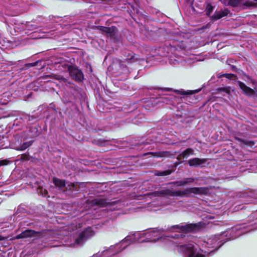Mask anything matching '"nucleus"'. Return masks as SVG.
<instances>
[{
  "instance_id": "bb28decb",
  "label": "nucleus",
  "mask_w": 257,
  "mask_h": 257,
  "mask_svg": "<svg viewBox=\"0 0 257 257\" xmlns=\"http://www.w3.org/2000/svg\"><path fill=\"white\" fill-rule=\"evenodd\" d=\"M56 79L59 80L61 82L64 83L66 84L67 82V80L66 79H65L61 76H56Z\"/></svg>"
},
{
  "instance_id": "473e14b6",
  "label": "nucleus",
  "mask_w": 257,
  "mask_h": 257,
  "mask_svg": "<svg viewBox=\"0 0 257 257\" xmlns=\"http://www.w3.org/2000/svg\"><path fill=\"white\" fill-rule=\"evenodd\" d=\"M103 0H89V2L91 3H99V2L102 1Z\"/></svg>"
},
{
  "instance_id": "c9c22d12",
  "label": "nucleus",
  "mask_w": 257,
  "mask_h": 257,
  "mask_svg": "<svg viewBox=\"0 0 257 257\" xmlns=\"http://www.w3.org/2000/svg\"><path fill=\"white\" fill-rule=\"evenodd\" d=\"M182 203V201H179V202H178L176 204L178 205V206H179Z\"/></svg>"
},
{
  "instance_id": "c85d7f7f",
  "label": "nucleus",
  "mask_w": 257,
  "mask_h": 257,
  "mask_svg": "<svg viewBox=\"0 0 257 257\" xmlns=\"http://www.w3.org/2000/svg\"><path fill=\"white\" fill-rule=\"evenodd\" d=\"M159 157H170L171 154L169 152H164L161 153V155L159 156Z\"/></svg>"
},
{
  "instance_id": "f03ea898",
  "label": "nucleus",
  "mask_w": 257,
  "mask_h": 257,
  "mask_svg": "<svg viewBox=\"0 0 257 257\" xmlns=\"http://www.w3.org/2000/svg\"><path fill=\"white\" fill-rule=\"evenodd\" d=\"M202 223H190L172 225L167 228H155L146 230V241L156 242L165 238L163 236V233L166 231L177 232L179 233H187L198 229L202 226Z\"/></svg>"
},
{
  "instance_id": "7ed1b4c3",
  "label": "nucleus",
  "mask_w": 257,
  "mask_h": 257,
  "mask_svg": "<svg viewBox=\"0 0 257 257\" xmlns=\"http://www.w3.org/2000/svg\"><path fill=\"white\" fill-rule=\"evenodd\" d=\"M208 192L206 187L187 188L182 190H172L167 188H162L158 191L147 193L144 195L145 198H153L156 197L180 196L189 197L192 194L203 195Z\"/></svg>"
},
{
  "instance_id": "dca6fc26",
  "label": "nucleus",
  "mask_w": 257,
  "mask_h": 257,
  "mask_svg": "<svg viewBox=\"0 0 257 257\" xmlns=\"http://www.w3.org/2000/svg\"><path fill=\"white\" fill-rule=\"evenodd\" d=\"M99 29L104 33L109 34L111 36L114 34L116 31V28L114 27H106L100 26L99 27Z\"/></svg>"
},
{
  "instance_id": "1a4fd4ad",
  "label": "nucleus",
  "mask_w": 257,
  "mask_h": 257,
  "mask_svg": "<svg viewBox=\"0 0 257 257\" xmlns=\"http://www.w3.org/2000/svg\"><path fill=\"white\" fill-rule=\"evenodd\" d=\"M128 63L137 62L139 64H141L145 62V59L139 58L137 55L134 54L133 52H128L125 59Z\"/></svg>"
},
{
  "instance_id": "4468645a",
  "label": "nucleus",
  "mask_w": 257,
  "mask_h": 257,
  "mask_svg": "<svg viewBox=\"0 0 257 257\" xmlns=\"http://www.w3.org/2000/svg\"><path fill=\"white\" fill-rule=\"evenodd\" d=\"M152 136H150L146 140L145 142L144 141H142L141 142L139 143V146L141 147V149H149V147H147V146L149 144H151L152 143L157 142L158 141L155 139H151Z\"/></svg>"
},
{
  "instance_id": "7c9ffc66",
  "label": "nucleus",
  "mask_w": 257,
  "mask_h": 257,
  "mask_svg": "<svg viewBox=\"0 0 257 257\" xmlns=\"http://www.w3.org/2000/svg\"><path fill=\"white\" fill-rule=\"evenodd\" d=\"M10 163V161L7 160L0 161V167L2 166L7 165Z\"/></svg>"
},
{
  "instance_id": "393cba45",
  "label": "nucleus",
  "mask_w": 257,
  "mask_h": 257,
  "mask_svg": "<svg viewBox=\"0 0 257 257\" xmlns=\"http://www.w3.org/2000/svg\"><path fill=\"white\" fill-rule=\"evenodd\" d=\"M206 15L207 16H209L210 14L212 13V12L213 10V8L211 5L208 4L206 6Z\"/></svg>"
},
{
  "instance_id": "39448f33",
  "label": "nucleus",
  "mask_w": 257,
  "mask_h": 257,
  "mask_svg": "<svg viewBox=\"0 0 257 257\" xmlns=\"http://www.w3.org/2000/svg\"><path fill=\"white\" fill-rule=\"evenodd\" d=\"M68 70L71 77L77 81H81L83 79V75L81 71L71 66L68 67Z\"/></svg>"
},
{
  "instance_id": "a878e982",
  "label": "nucleus",
  "mask_w": 257,
  "mask_h": 257,
  "mask_svg": "<svg viewBox=\"0 0 257 257\" xmlns=\"http://www.w3.org/2000/svg\"><path fill=\"white\" fill-rule=\"evenodd\" d=\"M234 74H231V73H225V74H221V75H220L218 76V77L219 78H220L221 77H225L228 79H231L233 77H234Z\"/></svg>"
},
{
  "instance_id": "2eb2a0df",
  "label": "nucleus",
  "mask_w": 257,
  "mask_h": 257,
  "mask_svg": "<svg viewBox=\"0 0 257 257\" xmlns=\"http://www.w3.org/2000/svg\"><path fill=\"white\" fill-rule=\"evenodd\" d=\"M196 180V179L195 178H188L185 179L183 180L176 181L172 183L176 185L177 186H184V185L188 184L191 183L193 182Z\"/></svg>"
},
{
  "instance_id": "4c0bfd02",
  "label": "nucleus",
  "mask_w": 257,
  "mask_h": 257,
  "mask_svg": "<svg viewBox=\"0 0 257 257\" xmlns=\"http://www.w3.org/2000/svg\"><path fill=\"white\" fill-rule=\"evenodd\" d=\"M124 71H126V72H125V73H126V74H128V72L127 69V68H125Z\"/></svg>"
},
{
  "instance_id": "72a5a7b5",
  "label": "nucleus",
  "mask_w": 257,
  "mask_h": 257,
  "mask_svg": "<svg viewBox=\"0 0 257 257\" xmlns=\"http://www.w3.org/2000/svg\"><path fill=\"white\" fill-rule=\"evenodd\" d=\"M28 118H29V120H30H30H33V119L34 118V117H33V116H30V115H29V116H28Z\"/></svg>"
},
{
  "instance_id": "6e6552de",
  "label": "nucleus",
  "mask_w": 257,
  "mask_h": 257,
  "mask_svg": "<svg viewBox=\"0 0 257 257\" xmlns=\"http://www.w3.org/2000/svg\"><path fill=\"white\" fill-rule=\"evenodd\" d=\"M108 203L105 199L101 197H98L95 198L91 202L92 207L94 209H96L95 206L104 207L107 205Z\"/></svg>"
},
{
  "instance_id": "f8f14e48",
  "label": "nucleus",
  "mask_w": 257,
  "mask_h": 257,
  "mask_svg": "<svg viewBox=\"0 0 257 257\" xmlns=\"http://www.w3.org/2000/svg\"><path fill=\"white\" fill-rule=\"evenodd\" d=\"M184 59L181 57L176 56L175 55L171 56L169 59L170 64L177 66L179 64H183Z\"/></svg>"
},
{
  "instance_id": "a211bd4d",
  "label": "nucleus",
  "mask_w": 257,
  "mask_h": 257,
  "mask_svg": "<svg viewBox=\"0 0 257 257\" xmlns=\"http://www.w3.org/2000/svg\"><path fill=\"white\" fill-rule=\"evenodd\" d=\"M53 182L55 185L60 188L64 187L66 185L65 182L64 180L58 179L57 178H54Z\"/></svg>"
},
{
  "instance_id": "4be33fe9",
  "label": "nucleus",
  "mask_w": 257,
  "mask_h": 257,
  "mask_svg": "<svg viewBox=\"0 0 257 257\" xmlns=\"http://www.w3.org/2000/svg\"><path fill=\"white\" fill-rule=\"evenodd\" d=\"M29 132L31 133L30 136L31 137H35L39 134L38 131L36 127H31L29 130Z\"/></svg>"
},
{
  "instance_id": "f3484780",
  "label": "nucleus",
  "mask_w": 257,
  "mask_h": 257,
  "mask_svg": "<svg viewBox=\"0 0 257 257\" xmlns=\"http://www.w3.org/2000/svg\"><path fill=\"white\" fill-rule=\"evenodd\" d=\"M229 3L233 7H237L242 4L247 6H251L253 5V3L251 2L244 3L243 0H230Z\"/></svg>"
},
{
  "instance_id": "c756f323",
  "label": "nucleus",
  "mask_w": 257,
  "mask_h": 257,
  "mask_svg": "<svg viewBox=\"0 0 257 257\" xmlns=\"http://www.w3.org/2000/svg\"><path fill=\"white\" fill-rule=\"evenodd\" d=\"M38 63V61H37V62H35L34 63H28L26 65V67L27 68H29L31 67H34V66H36L37 65Z\"/></svg>"
},
{
  "instance_id": "2f4dec72",
  "label": "nucleus",
  "mask_w": 257,
  "mask_h": 257,
  "mask_svg": "<svg viewBox=\"0 0 257 257\" xmlns=\"http://www.w3.org/2000/svg\"><path fill=\"white\" fill-rule=\"evenodd\" d=\"M230 89L231 88L230 87H226V88H222L221 89H222L223 90L225 91L227 93H229L230 91Z\"/></svg>"
},
{
  "instance_id": "f704fd0d",
  "label": "nucleus",
  "mask_w": 257,
  "mask_h": 257,
  "mask_svg": "<svg viewBox=\"0 0 257 257\" xmlns=\"http://www.w3.org/2000/svg\"><path fill=\"white\" fill-rule=\"evenodd\" d=\"M54 105L53 104H51L50 105V108H52L53 109L55 110V108L53 107Z\"/></svg>"
},
{
  "instance_id": "58836bf2",
  "label": "nucleus",
  "mask_w": 257,
  "mask_h": 257,
  "mask_svg": "<svg viewBox=\"0 0 257 257\" xmlns=\"http://www.w3.org/2000/svg\"><path fill=\"white\" fill-rule=\"evenodd\" d=\"M121 67H123V64H121Z\"/></svg>"
},
{
  "instance_id": "e433bc0d",
  "label": "nucleus",
  "mask_w": 257,
  "mask_h": 257,
  "mask_svg": "<svg viewBox=\"0 0 257 257\" xmlns=\"http://www.w3.org/2000/svg\"><path fill=\"white\" fill-rule=\"evenodd\" d=\"M149 188L150 189H151V190H153V189H154V188L155 189V188H156V187H154V186H152L151 187H149Z\"/></svg>"
},
{
  "instance_id": "0eeeda50",
  "label": "nucleus",
  "mask_w": 257,
  "mask_h": 257,
  "mask_svg": "<svg viewBox=\"0 0 257 257\" xmlns=\"http://www.w3.org/2000/svg\"><path fill=\"white\" fill-rule=\"evenodd\" d=\"M206 159L195 158L188 161V164L191 167H202L206 163Z\"/></svg>"
},
{
  "instance_id": "423d86ee",
  "label": "nucleus",
  "mask_w": 257,
  "mask_h": 257,
  "mask_svg": "<svg viewBox=\"0 0 257 257\" xmlns=\"http://www.w3.org/2000/svg\"><path fill=\"white\" fill-rule=\"evenodd\" d=\"M40 236L39 232L35 231L33 230L27 229L23 231L21 233L16 236V239H20L24 238L35 237L37 238Z\"/></svg>"
},
{
  "instance_id": "5701e85b",
  "label": "nucleus",
  "mask_w": 257,
  "mask_h": 257,
  "mask_svg": "<svg viewBox=\"0 0 257 257\" xmlns=\"http://www.w3.org/2000/svg\"><path fill=\"white\" fill-rule=\"evenodd\" d=\"M12 225L8 222H3L0 223V227L3 231L7 230V228L11 227Z\"/></svg>"
},
{
  "instance_id": "b1692460",
  "label": "nucleus",
  "mask_w": 257,
  "mask_h": 257,
  "mask_svg": "<svg viewBox=\"0 0 257 257\" xmlns=\"http://www.w3.org/2000/svg\"><path fill=\"white\" fill-rule=\"evenodd\" d=\"M199 90H194V91H185L184 90H181V91H178V92H179L181 94L185 95V94H193L195 93H197V92H199Z\"/></svg>"
},
{
  "instance_id": "412c9836",
  "label": "nucleus",
  "mask_w": 257,
  "mask_h": 257,
  "mask_svg": "<svg viewBox=\"0 0 257 257\" xmlns=\"http://www.w3.org/2000/svg\"><path fill=\"white\" fill-rule=\"evenodd\" d=\"M33 141H29L24 143L18 149L20 151H24L30 147L32 144Z\"/></svg>"
},
{
  "instance_id": "6ab92c4d",
  "label": "nucleus",
  "mask_w": 257,
  "mask_h": 257,
  "mask_svg": "<svg viewBox=\"0 0 257 257\" xmlns=\"http://www.w3.org/2000/svg\"><path fill=\"white\" fill-rule=\"evenodd\" d=\"M37 28L36 25L32 24L30 23L27 22L25 24H23V29L24 30L27 29L30 31L35 30Z\"/></svg>"
},
{
  "instance_id": "aec40b11",
  "label": "nucleus",
  "mask_w": 257,
  "mask_h": 257,
  "mask_svg": "<svg viewBox=\"0 0 257 257\" xmlns=\"http://www.w3.org/2000/svg\"><path fill=\"white\" fill-rule=\"evenodd\" d=\"M171 173V171L170 170H166L163 171H157L155 172V175L156 176H163L170 175Z\"/></svg>"
},
{
  "instance_id": "20e7f679",
  "label": "nucleus",
  "mask_w": 257,
  "mask_h": 257,
  "mask_svg": "<svg viewBox=\"0 0 257 257\" xmlns=\"http://www.w3.org/2000/svg\"><path fill=\"white\" fill-rule=\"evenodd\" d=\"M68 229L72 234L75 235V243L79 245L83 244L95 234V231L91 227L83 228V224L80 220L72 223L68 226Z\"/></svg>"
},
{
  "instance_id": "ea45409f",
  "label": "nucleus",
  "mask_w": 257,
  "mask_h": 257,
  "mask_svg": "<svg viewBox=\"0 0 257 257\" xmlns=\"http://www.w3.org/2000/svg\"><path fill=\"white\" fill-rule=\"evenodd\" d=\"M254 1H255L256 2H257V0H254Z\"/></svg>"
},
{
  "instance_id": "9b49d317",
  "label": "nucleus",
  "mask_w": 257,
  "mask_h": 257,
  "mask_svg": "<svg viewBox=\"0 0 257 257\" xmlns=\"http://www.w3.org/2000/svg\"><path fill=\"white\" fill-rule=\"evenodd\" d=\"M194 154V151L192 149L188 148L184 151L177 156V160L181 161L182 159L187 158L190 155Z\"/></svg>"
},
{
  "instance_id": "ddd939ff",
  "label": "nucleus",
  "mask_w": 257,
  "mask_h": 257,
  "mask_svg": "<svg viewBox=\"0 0 257 257\" xmlns=\"http://www.w3.org/2000/svg\"><path fill=\"white\" fill-rule=\"evenodd\" d=\"M238 84L239 88L242 90V91L246 95H252L253 94V90L249 87L246 86L243 83L238 81Z\"/></svg>"
},
{
  "instance_id": "9d476101",
  "label": "nucleus",
  "mask_w": 257,
  "mask_h": 257,
  "mask_svg": "<svg viewBox=\"0 0 257 257\" xmlns=\"http://www.w3.org/2000/svg\"><path fill=\"white\" fill-rule=\"evenodd\" d=\"M229 13V11L225 9L215 12L214 14L211 17V19L214 21L217 20L223 17L226 16Z\"/></svg>"
},
{
  "instance_id": "cd10ccee",
  "label": "nucleus",
  "mask_w": 257,
  "mask_h": 257,
  "mask_svg": "<svg viewBox=\"0 0 257 257\" xmlns=\"http://www.w3.org/2000/svg\"><path fill=\"white\" fill-rule=\"evenodd\" d=\"M171 99H172L171 96L165 95L162 98V99H163L162 101L164 103L165 102L167 103L168 101L170 100Z\"/></svg>"
},
{
  "instance_id": "f257e3e1",
  "label": "nucleus",
  "mask_w": 257,
  "mask_h": 257,
  "mask_svg": "<svg viewBox=\"0 0 257 257\" xmlns=\"http://www.w3.org/2000/svg\"><path fill=\"white\" fill-rule=\"evenodd\" d=\"M245 226H236L220 234L208 238L202 244V247L192 242L177 245L178 251L184 257H205L217 250L226 241L234 239L246 232Z\"/></svg>"
}]
</instances>
